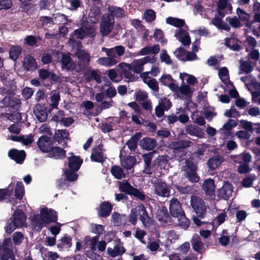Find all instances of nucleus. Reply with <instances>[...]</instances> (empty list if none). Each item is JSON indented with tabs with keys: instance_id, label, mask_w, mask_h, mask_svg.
<instances>
[{
	"instance_id": "obj_26",
	"label": "nucleus",
	"mask_w": 260,
	"mask_h": 260,
	"mask_svg": "<svg viewBox=\"0 0 260 260\" xmlns=\"http://www.w3.org/2000/svg\"><path fill=\"white\" fill-rule=\"evenodd\" d=\"M72 246L71 238L67 236L61 237L58 241L57 245L59 250H64L71 247Z\"/></svg>"
},
{
	"instance_id": "obj_7",
	"label": "nucleus",
	"mask_w": 260,
	"mask_h": 260,
	"mask_svg": "<svg viewBox=\"0 0 260 260\" xmlns=\"http://www.w3.org/2000/svg\"><path fill=\"white\" fill-rule=\"evenodd\" d=\"M114 19L112 16L104 15L101 22L100 32L102 35H108L113 29Z\"/></svg>"
},
{
	"instance_id": "obj_30",
	"label": "nucleus",
	"mask_w": 260,
	"mask_h": 260,
	"mask_svg": "<svg viewBox=\"0 0 260 260\" xmlns=\"http://www.w3.org/2000/svg\"><path fill=\"white\" fill-rule=\"evenodd\" d=\"M192 92L193 90L189 85L183 84L179 87V90L177 96L181 98H183V96L190 97Z\"/></svg>"
},
{
	"instance_id": "obj_36",
	"label": "nucleus",
	"mask_w": 260,
	"mask_h": 260,
	"mask_svg": "<svg viewBox=\"0 0 260 260\" xmlns=\"http://www.w3.org/2000/svg\"><path fill=\"white\" fill-rule=\"evenodd\" d=\"M22 52L21 47L18 45L11 47L9 50L10 58L13 60H16Z\"/></svg>"
},
{
	"instance_id": "obj_37",
	"label": "nucleus",
	"mask_w": 260,
	"mask_h": 260,
	"mask_svg": "<svg viewBox=\"0 0 260 260\" xmlns=\"http://www.w3.org/2000/svg\"><path fill=\"white\" fill-rule=\"evenodd\" d=\"M98 241L99 236H98L92 238L89 236H86L85 237L84 242L85 243L86 247H87V245L89 244L91 250H95L96 248V245Z\"/></svg>"
},
{
	"instance_id": "obj_24",
	"label": "nucleus",
	"mask_w": 260,
	"mask_h": 260,
	"mask_svg": "<svg viewBox=\"0 0 260 260\" xmlns=\"http://www.w3.org/2000/svg\"><path fill=\"white\" fill-rule=\"evenodd\" d=\"M112 210L111 204L108 202L101 204L98 209V214L101 217H106L109 215Z\"/></svg>"
},
{
	"instance_id": "obj_46",
	"label": "nucleus",
	"mask_w": 260,
	"mask_h": 260,
	"mask_svg": "<svg viewBox=\"0 0 260 260\" xmlns=\"http://www.w3.org/2000/svg\"><path fill=\"white\" fill-rule=\"evenodd\" d=\"M100 10L99 9H91L88 14L90 21L92 23H96L99 21L100 17Z\"/></svg>"
},
{
	"instance_id": "obj_19",
	"label": "nucleus",
	"mask_w": 260,
	"mask_h": 260,
	"mask_svg": "<svg viewBox=\"0 0 260 260\" xmlns=\"http://www.w3.org/2000/svg\"><path fill=\"white\" fill-rule=\"evenodd\" d=\"M62 67L68 70H73L76 68L75 63L69 54H63L61 59Z\"/></svg>"
},
{
	"instance_id": "obj_28",
	"label": "nucleus",
	"mask_w": 260,
	"mask_h": 260,
	"mask_svg": "<svg viewBox=\"0 0 260 260\" xmlns=\"http://www.w3.org/2000/svg\"><path fill=\"white\" fill-rule=\"evenodd\" d=\"M186 132L188 134L196 136L199 138L204 137V134L199 127L193 125H189L186 127Z\"/></svg>"
},
{
	"instance_id": "obj_45",
	"label": "nucleus",
	"mask_w": 260,
	"mask_h": 260,
	"mask_svg": "<svg viewBox=\"0 0 260 260\" xmlns=\"http://www.w3.org/2000/svg\"><path fill=\"white\" fill-rule=\"evenodd\" d=\"M111 172L112 174L117 179H121L125 177L123 170L119 166H113L111 169Z\"/></svg>"
},
{
	"instance_id": "obj_48",
	"label": "nucleus",
	"mask_w": 260,
	"mask_h": 260,
	"mask_svg": "<svg viewBox=\"0 0 260 260\" xmlns=\"http://www.w3.org/2000/svg\"><path fill=\"white\" fill-rule=\"evenodd\" d=\"M141 137V134L138 133L127 142L126 144L131 150L135 149L137 147V142Z\"/></svg>"
},
{
	"instance_id": "obj_34",
	"label": "nucleus",
	"mask_w": 260,
	"mask_h": 260,
	"mask_svg": "<svg viewBox=\"0 0 260 260\" xmlns=\"http://www.w3.org/2000/svg\"><path fill=\"white\" fill-rule=\"evenodd\" d=\"M49 156L56 159L63 158L65 156L66 151L59 147H52L49 151Z\"/></svg>"
},
{
	"instance_id": "obj_53",
	"label": "nucleus",
	"mask_w": 260,
	"mask_h": 260,
	"mask_svg": "<svg viewBox=\"0 0 260 260\" xmlns=\"http://www.w3.org/2000/svg\"><path fill=\"white\" fill-rule=\"evenodd\" d=\"M76 54L78 58L83 62H89L90 60L89 54L80 49H77Z\"/></svg>"
},
{
	"instance_id": "obj_23",
	"label": "nucleus",
	"mask_w": 260,
	"mask_h": 260,
	"mask_svg": "<svg viewBox=\"0 0 260 260\" xmlns=\"http://www.w3.org/2000/svg\"><path fill=\"white\" fill-rule=\"evenodd\" d=\"M34 113L37 119L41 122L45 121L47 118V114L45 108L40 105L36 106Z\"/></svg>"
},
{
	"instance_id": "obj_12",
	"label": "nucleus",
	"mask_w": 260,
	"mask_h": 260,
	"mask_svg": "<svg viewBox=\"0 0 260 260\" xmlns=\"http://www.w3.org/2000/svg\"><path fill=\"white\" fill-rule=\"evenodd\" d=\"M37 145L41 151L49 152L53 147V141L47 136H42L39 139Z\"/></svg>"
},
{
	"instance_id": "obj_21",
	"label": "nucleus",
	"mask_w": 260,
	"mask_h": 260,
	"mask_svg": "<svg viewBox=\"0 0 260 260\" xmlns=\"http://www.w3.org/2000/svg\"><path fill=\"white\" fill-rule=\"evenodd\" d=\"M157 145V142L153 138H143L140 142V146L144 149L150 150L154 148Z\"/></svg>"
},
{
	"instance_id": "obj_15",
	"label": "nucleus",
	"mask_w": 260,
	"mask_h": 260,
	"mask_svg": "<svg viewBox=\"0 0 260 260\" xmlns=\"http://www.w3.org/2000/svg\"><path fill=\"white\" fill-rule=\"evenodd\" d=\"M245 86L251 92L252 100L255 102L256 99L260 96V83L256 81H252L250 84H248L246 83Z\"/></svg>"
},
{
	"instance_id": "obj_40",
	"label": "nucleus",
	"mask_w": 260,
	"mask_h": 260,
	"mask_svg": "<svg viewBox=\"0 0 260 260\" xmlns=\"http://www.w3.org/2000/svg\"><path fill=\"white\" fill-rule=\"evenodd\" d=\"M166 22L177 27H180L185 25V22L183 19L171 17H168L167 19Z\"/></svg>"
},
{
	"instance_id": "obj_22",
	"label": "nucleus",
	"mask_w": 260,
	"mask_h": 260,
	"mask_svg": "<svg viewBox=\"0 0 260 260\" xmlns=\"http://www.w3.org/2000/svg\"><path fill=\"white\" fill-rule=\"evenodd\" d=\"M237 125V123L236 120L230 119L223 125L222 127L219 129V132L225 136H229L230 135V131Z\"/></svg>"
},
{
	"instance_id": "obj_60",
	"label": "nucleus",
	"mask_w": 260,
	"mask_h": 260,
	"mask_svg": "<svg viewBox=\"0 0 260 260\" xmlns=\"http://www.w3.org/2000/svg\"><path fill=\"white\" fill-rule=\"evenodd\" d=\"M153 36L157 41H160L162 45H165L167 42V40L163 38V33L160 29H155Z\"/></svg>"
},
{
	"instance_id": "obj_31",
	"label": "nucleus",
	"mask_w": 260,
	"mask_h": 260,
	"mask_svg": "<svg viewBox=\"0 0 260 260\" xmlns=\"http://www.w3.org/2000/svg\"><path fill=\"white\" fill-rule=\"evenodd\" d=\"M23 66L27 70H35L37 68V63L33 57L27 56L24 58Z\"/></svg>"
},
{
	"instance_id": "obj_16",
	"label": "nucleus",
	"mask_w": 260,
	"mask_h": 260,
	"mask_svg": "<svg viewBox=\"0 0 260 260\" xmlns=\"http://www.w3.org/2000/svg\"><path fill=\"white\" fill-rule=\"evenodd\" d=\"M233 192L232 185L229 182H224L223 186L218 190V196L224 199H228L231 197Z\"/></svg>"
},
{
	"instance_id": "obj_11",
	"label": "nucleus",
	"mask_w": 260,
	"mask_h": 260,
	"mask_svg": "<svg viewBox=\"0 0 260 260\" xmlns=\"http://www.w3.org/2000/svg\"><path fill=\"white\" fill-rule=\"evenodd\" d=\"M169 211L171 215L175 218L184 213L180 203L175 198L170 201Z\"/></svg>"
},
{
	"instance_id": "obj_56",
	"label": "nucleus",
	"mask_w": 260,
	"mask_h": 260,
	"mask_svg": "<svg viewBox=\"0 0 260 260\" xmlns=\"http://www.w3.org/2000/svg\"><path fill=\"white\" fill-rule=\"evenodd\" d=\"M225 45L234 51L238 50L240 49V46L238 45L236 40L233 38L226 39Z\"/></svg>"
},
{
	"instance_id": "obj_49",
	"label": "nucleus",
	"mask_w": 260,
	"mask_h": 260,
	"mask_svg": "<svg viewBox=\"0 0 260 260\" xmlns=\"http://www.w3.org/2000/svg\"><path fill=\"white\" fill-rule=\"evenodd\" d=\"M13 186L11 184L7 189H0V201L10 196L13 192Z\"/></svg>"
},
{
	"instance_id": "obj_59",
	"label": "nucleus",
	"mask_w": 260,
	"mask_h": 260,
	"mask_svg": "<svg viewBox=\"0 0 260 260\" xmlns=\"http://www.w3.org/2000/svg\"><path fill=\"white\" fill-rule=\"evenodd\" d=\"M168 158V156L166 155L159 156L157 157L156 162L158 164V166H159L161 168H163L165 169L167 166Z\"/></svg>"
},
{
	"instance_id": "obj_44",
	"label": "nucleus",
	"mask_w": 260,
	"mask_h": 260,
	"mask_svg": "<svg viewBox=\"0 0 260 260\" xmlns=\"http://www.w3.org/2000/svg\"><path fill=\"white\" fill-rule=\"evenodd\" d=\"M222 161V160L221 158H220L218 156H216L214 157L210 158L208 161V167L211 170H215L220 165Z\"/></svg>"
},
{
	"instance_id": "obj_39",
	"label": "nucleus",
	"mask_w": 260,
	"mask_h": 260,
	"mask_svg": "<svg viewBox=\"0 0 260 260\" xmlns=\"http://www.w3.org/2000/svg\"><path fill=\"white\" fill-rule=\"evenodd\" d=\"M112 218L115 225L119 226L126 221V216L123 214H120L117 212H114L112 215Z\"/></svg>"
},
{
	"instance_id": "obj_38",
	"label": "nucleus",
	"mask_w": 260,
	"mask_h": 260,
	"mask_svg": "<svg viewBox=\"0 0 260 260\" xmlns=\"http://www.w3.org/2000/svg\"><path fill=\"white\" fill-rule=\"evenodd\" d=\"M136 164V158L132 156L121 160V165L126 169H131Z\"/></svg>"
},
{
	"instance_id": "obj_20",
	"label": "nucleus",
	"mask_w": 260,
	"mask_h": 260,
	"mask_svg": "<svg viewBox=\"0 0 260 260\" xmlns=\"http://www.w3.org/2000/svg\"><path fill=\"white\" fill-rule=\"evenodd\" d=\"M218 75L226 87L232 86V84L229 80V72L226 68L223 67L220 69L218 71Z\"/></svg>"
},
{
	"instance_id": "obj_13",
	"label": "nucleus",
	"mask_w": 260,
	"mask_h": 260,
	"mask_svg": "<svg viewBox=\"0 0 260 260\" xmlns=\"http://www.w3.org/2000/svg\"><path fill=\"white\" fill-rule=\"evenodd\" d=\"M232 7L230 0H220L218 3V12L219 14L223 17L225 14L232 12Z\"/></svg>"
},
{
	"instance_id": "obj_29",
	"label": "nucleus",
	"mask_w": 260,
	"mask_h": 260,
	"mask_svg": "<svg viewBox=\"0 0 260 260\" xmlns=\"http://www.w3.org/2000/svg\"><path fill=\"white\" fill-rule=\"evenodd\" d=\"M124 252L125 250L121 244L115 245L113 248L110 247L107 248L108 254L113 257L121 255Z\"/></svg>"
},
{
	"instance_id": "obj_25",
	"label": "nucleus",
	"mask_w": 260,
	"mask_h": 260,
	"mask_svg": "<svg viewBox=\"0 0 260 260\" xmlns=\"http://www.w3.org/2000/svg\"><path fill=\"white\" fill-rule=\"evenodd\" d=\"M105 158L106 156L101 148L98 147L93 150L91 155V159L92 161L102 162Z\"/></svg>"
},
{
	"instance_id": "obj_58",
	"label": "nucleus",
	"mask_w": 260,
	"mask_h": 260,
	"mask_svg": "<svg viewBox=\"0 0 260 260\" xmlns=\"http://www.w3.org/2000/svg\"><path fill=\"white\" fill-rule=\"evenodd\" d=\"M108 76L114 82H118L122 79V77L119 76L116 71L114 69H111L109 71Z\"/></svg>"
},
{
	"instance_id": "obj_8",
	"label": "nucleus",
	"mask_w": 260,
	"mask_h": 260,
	"mask_svg": "<svg viewBox=\"0 0 260 260\" xmlns=\"http://www.w3.org/2000/svg\"><path fill=\"white\" fill-rule=\"evenodd\" d=\"M197 166L189 160H186V165L184 167L185 175L189 180L192 182H198L200 180L199 176L196 173Z\"/></svg>"
},
{
	"instance_id": "obj_5",
	"label": "nucleus",
	"mask_w": 260,
	"mask_h": 260,
	"mask_svg": "<svg viewBox=\"0 0 260 260\" xmlns=\"http://www.w3.org/2000/svg\"><path fill=\"white\" fill-rule=\"evenodd\" d=\"M95 34V28L89 24H86V25H82L80 29H76L74 31L73 35L70 40L69 43L70 44H72V43L76 38L81 39L85 36L93 37L94 36Z\"/></svg>"
},
{
	"instance_id": "obj_1",
	"label": "nucleus",
	"mask_w": 260,
	"mask_h": 260,
	"mask_svg": "<svg viewBox=\"0 0 260 260\" xmlns=\"http://www.w3.org/2000/svg\"><path fill=\"white\" fill-rule=\"evenodd\" d=\"M30 218L36 228H38V230H40L43 226H47L51 222L55 221L57 220V216L54 210L43 208L40 210V214H34Z\"/></svg>"
},
{
	"instance_id": "obj_32",
	"label": "nucleus",
	"mask_w": 260,
	"mask_h": 260,
	"mask_svg": "<svg viewBox=\"0 0 260 260\" xmlns=\"http://www.w3.org/2000/svg\"><path fill=\"white\" fill-rule=\"evenodd\" d=\"M251 160V155L246 152H244L238 155L233 156V160L237 163L249 162Z\"/></svg>"
},
{
	"instance_id": "obj_50",
	"label": "nucleus",
	"mask_w": 260,
	"mask_h": 260,
	"mask_svg": "<svg viewBox=\"0 0 260 260\" xmlns=\"http://www.w3.org/2000/svg\"><path fill=\"white\" fill-rule=\"evenodd\" d=\"M154 153V152H152L148 154H145L143 155V157L144 159L146 167L145 168L144 171L147 174H151L150 171L148 167L150 166L151 159L152 158V155Z\"/></svg>"
},
{
	"instance_id": "obj_57",
	"label": "nucleus",
	"mask_w": 260,
	"mask_h": 260,
	"mask_svg": "<svg viewBox=\"0 0 260 260\" xmlns=\"http://www.w3.org/2000/svg\"><path fill=\"white\" fill-rule=\"evenodd\" d=\"M160 59L161 62H165L167 64H171L172 63L171 57L165 49H162L161 51Z\"/></svg>"
},
{
	"instance_id": "obj_33",
	"label": "nucleus",
	"mask_w": 260,
	"mask_h": 260,
	"mask_svg": "<svg viewBox=\"0 0 260 260\" xmlns=\"http://www.w3.org/2000/svg\"><path fill=\"white\" fill-rule=\"evenodd\" d=\"M203 188L207 194H214L215 191V186L213 180L212 179H207L205 180L203 184Z\"/></svg>"
},
{
	"instance_id": "obj_61",
	"label": "nucleus",
	"mask_w": 260,
	"mask_h": 260,
	"mask_svg": "<svg viewBox=\"0 0 260 260\" xmlns=\"http://www.w3.org/2000/svg\"><path fill=\"white\" fill-rule=\"evenodd\" d=\"M174 54L179 59L185 61L186 52L181 47L177 49L174 52Z\"/></svg>"
},
{
	"instance_id": "obj_51",
	"label": "nucleus",
	"mask_w": 260,
	"mask_h": 260,
	"mask_svg": "<svg viewBox=\"0 0 260 260\" xmlns=\"http://www.w3.org/2000/svg\"><path fill=\"white\" fill-rule=\"evenodd\" d=\"M119 188L121 191L129 194L134 189V187L126 181L119 182Z\"/></svg>"
},
{
	"instance_id": "obj_43",
	"label": "nucleus",
	"mask_w": 260,
	"mask_h": 260,
	"mask_svg": "<svg viewBox=\"0 0 260 260\" xmlns=\"http://www.w3.org/2000/svg\"><path fill=\"white\" fill-rule=\"evenodd\" d=\"M3 102L7 106L15 107L20 104V100L16 97H6L3 99Z\"/></svg>"
},
{
	"instance_id": "obj_27",
	"label": "nucleus",
	"mask_w": 260,
	"mask_h": 260,
	"mask_svg": "<svg viewBox=\"0 0 260 260\" xmlns=\"http://www.w3.org/2000/svg\"><path fill=\"white\" fill-rule=\"evenodd\" d=\"M82 163V160L78 156H73L69 158V167L70 170L78 171Z\"/></svg>"
},
{
	"instance_id": "obj_52",
	"label": "nucleus",
	"mask_w": 260,
	"mask_h": 260,
	"mask_svg": "<svg viewBox=\"0 0 260 260\" xmlns=\"http://www.w3.org/2000/svg\"><path fill=\"white\" fill-rule=\"evenodd\" d=\"M108 10L112 15L116 17H122L124 16L123 10L119 7L111 6L108 8Z\"/></svg>"
},
{
	"instance_id": "obj_64",
	"label": "nucleus",
	"mask_w": 260,
	"mask_h": 260,
	"mask_svg": "<svg viewBox=\"0 0 260 260\" xmlns=\"http://www.w3.org/2000/svg\"><path fill=\"white\" fill-rule=\"evenodd\" d=\"M226 21L233 27H239L241 26V23L237 17L233 18L227 17Z\"/></svg>"
},
{
	"instance_id": "obj_62",
	"label": "nucleus",
	"mask_w": 260,
	"mask_h": 260,
	"mask_svg": "<svg viewBox=\"0 0 260 260\" xmlns=\"http://www.w3.org/2000/svg\"><path fill=\"white\" fill-rule=\"evenodd\" d=\"M134 96L137 101H141L147 99L148 94L145 91L139 90L135 93Z\"/></svg>"
},
{
	"instance_id": "obj_17",
	"label": "nucleus",
	"mask_w": 260,
	"mask_h": 260,
	"mask_svg": "<svg viewBox=\"0 0 260 260\" xmlns=\"http://www.w3.org/2000/svg\"><path fill=\"white\" fill-rule=\"evenodd\" d=\"M8 155L11 159L18 164L22 163L25 157V153L23 150H18L15 149H11L9 151Z\"/></svg>"
},
{
	"instance_id": "obj_41",
	"label": "nucleus",
	"mask_w": 260,
	"mask_h": 260,
	"mask_svg": "<svg viewBox=\"0 0 260 260\" xmlns=\"http://www.w3.org/2000/svg\"><path fill=\"white\" fill-rule=\"evenodd\" d=\"M98 62L103 66L111 67L115 65L117 62V61L115 59L108 56V57L99 58L98 60Z\"/></svg>"
},
{
	"instance_id": "obj_3",
	"label": "nucleus",
	"mask_w": 260,
	"mask_h": 260,
	"mask_svg": "<svg viewBox=\"0 0 260 260\" xmlns=\"http://www.w3.org/2000/svg\"><path fill=\"white\" fill-rule=\"evenodd\" d=\"M26 217L24 213L20 210H17L15 212L13 217L7 223L5 227L7 233L10 234L16 228L23 226L25 224Z\"/></svg>"
},
{
	"instance_id": "obj_4",
	"label": "nucleus",
	"mask_w": 260,
	"mask_h": 260,
	"mask_svg": "<svg viewBox=\"0 0 260 260\" xmlns=\"http://www.w3.org/2000/svg\"><path fill=\"white\" fill-rule=\"evenodd\" d=\"M155 61L154 57L145 56L141 59L134 60L131 64L123 63L120 64L119 66L125 70H133L136 73H140L143 70V66L145 64L148 62L153 63Z\"/></svg>"
},
{
	"instance_id": "obj_55",
	"label": "nucleus",
	"mask_w": 260,
	"mask_h": 260,
	"mask_svg": "<svg viewBox=\"0 0 260 260\" xmlns=\"http://www.w3.org/2000/svg\"><path fill=\"white\" fill-rule=\"evenodd\" d=\"M24 193L23 183L21 182H17L15 188V196L17 199H21Z\"/></svg>"
},
{
	"instance_id": "obj_54",
	"label": "nucleus",
	"mask_w": 260,
	"mask_h": 260,
	"mask_svg": "<svg viewBox=\"0 0 260 260\" xmlns=\"http://www.w3.org/2000/svg\"><path fill=\"white\" fill-rule=\"evenodd\" d=\"M240 74L242 73H248L252 71V67L249 62L240 61Z\"/></svg>"
},
{
	"instance_id": "obj_14",
	"label": "nucleus",
	"mask_w": 260,
	"mask_h": 260,
	"mask_svg": "<svg viewBox=\"0 0 260 260\" xmlns=\"http://www.w3.org/2000/svg\"><path fill=\"white\" fill-rule=\"evenodd\" d=\"M102 51L105 52L107 55L114 58L122 55L125 51L124 48L122 46H117L112 48H102Z\"/></svg>"
},
{
	"instance_id": "obj_35",
	"label": "nucleus",
	"mask_w": 260,
	"mask_h": 260,
	"mask_svg": "<svg viewBox=\"0 0 260 260\" xmlns=\"http://www.w3.org/2000/svg\"><path fill=\"white\" fill-rule=\"evenodd\" d=\"M193 250L200 252L203 247L204 244L201 242L200 237L198 235H194L191 241Z\"/></svg>"
},
{
	"instance_id": "obj_2",
	"label": "nucleus",
	"mask_w": 260,
	"mask_h": 260,
	"mask_svg": "<svg viewBox=\"0 0 260 260\" xmlns=\"http://www.w3.org/2000/svg\"><path fill=\"white\" fill-rule=\"evenodd\" d=\"M145 226H148L150 223L151 219L149 216L145 207L142 205H139L131 210L128 217V221L132 224L135 225L138 220V216Z\"/></svg>"
},
{
	"instance_id": "obj_63",
	"label": "nucleus",
	"mask_w": 260,
	"mask_h": 260,
	"mask_svg": "<svg viewBox=\"0 0 260 260\" xmlns=\"http://www.w3.org/2000/svg\"><path fill=\"white\" fill-rule=\"evenodd\" d=\"M246 25L249 27H251L254 35L260 36V23L257 24L256 22H253L250 24L249 23H247Z\"/></svg>"
},
{
	"instance_id": "obj_9",
	"label": "nucleus",
	"mask_w": 260,
	"mask_h": 260,
	"mask_svg": "<svg viewBox=\"0 0 260 260\" xmlns=\"http://www.w3.org/2000/svg\"><path fill=\"white\" fill-rule=\"evenodd\" d=\"M191 205L199 217H203L206 212V206L204 201L197 197H192Z\"/></svg>"
},
{
	"instance_id": "obj_6",
	"label": "nucleus",
	"mask_w": 260,
	"mask_h": 260,
	"mask_svg": "<svg viewBox=\"0 0 260 260\" xmlns=\"http://www.w3.org/2000/svg\"><path fill=\"white\" fill-rule=\"evenodd\" d=\"M12 243L10 238L6 239L3 245H0V260H14L15 256L13 253Z\"/></svg>"
},
{
	"instance_id": "obj_10",
	"label": "nucleus",
	"mask_w": 260,
	"mask_h": 260,
	"mask_svg": "<svg viewBox=\"0 0 260 260\" xmlns=\"http://www.w3.org/2000/svg\"><path fill=\"white\" fill-rule=\"evenodd\" d=\"M154 192L158 196L162 197H169L170 193V187L163 182H157L154 183Z\"/></svg>"
},
{
	"instance_id": "obj_47",
	"label": "nucleus",
	"mask_w": 260,
	"mask_h": 260,
	"mask_svg": "<svg viewBox=\"0 0 260 260\" xmlns=\"http://www.w3.org/2000/svg\"><path fill=\"white\" fill-rule=\"evenodd\" d=\"M176 218L178 220L179 226L185 230L188 228L189 225V220L186 217L184 213Z\"/></svg>"
},
{
	"instance_id": "obj_18",
	"label": "nucleus",
	"mask_w": 260,
	"mask_h": 260,
	"mask_svg": "<svg viewBox=\"0 0 260 260\" xmlns=\"http://www.w3.org/2000/svg\"><path fill=\"white\" fill-rule=\"evenodd\" d=\"M175 36L184 45H189L190 43L188 33L183 29H179L176 31Z\"/></svg>"
},
{
	"instance_id": "obj_42",
	"label": "nucleus",
	"mask_w": 260,
	"mask_h": 260,
	"mask_svg": "<svg viewBox=\"0 0 260 260\" xmlns=\"http://www.w3.org/2000/svg\"><path fill=\"white\" fill-rule=\"evenodd\" d=\"M179 77L183 82L186 80L187 83L190 86L194 85L197 82V79L193 76L186 73H180Z\"/></svg>"
}]
</instances>
